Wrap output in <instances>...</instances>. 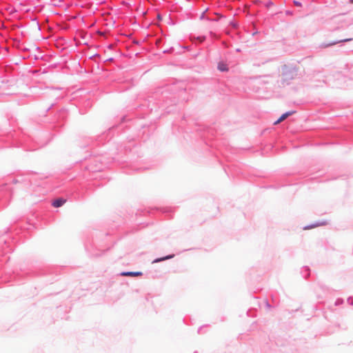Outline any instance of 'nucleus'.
I'll list each match as a JSON object with an SVG mask.
<instances>
[{"label": "nucleus", "mask_w": 353, "mask_h": 353, "mask_svg": "<svg viewBox=\"0 0 353 353\" xmlns=\"http://www.w3.org/2000/svg\"><path fill=\"white\" fill-rule=\"evenodd\" d=\"M283 79L288 81L294 79L297 75V71L295 68H285L283 70Z\"/></svg>", "instance_id": "nucleus-1"}, {"label": "nucleus", "mask_w": 353, "mask_h": 353, "mask_svg": "<svg viewBox=\"0 0 353 353\" xmlns=\"http://www.w3.org/2000/svg\"><path fill=\"white\" fill-rule=\"evenodd\" d=\"M294 113V112L293 111H290V112H287L284 114H283L280 117L279 119L276 121L274 123V125H277L279 123H280L281 122L283 121L285 119H286L289 116L293 114Z\"/></svg>", "instance_id": "nucleus-2"}, {"label": "nucleus", "mask_w": 353, "mask_h": 353, "mask_svg": "<svg viewBox=\"0 0 353 353\" xmlns=\"http://www.w3.org/2000/svg\"><path fill=\"white\" fill-rule=\"evenodd\" d=\"M141 272H123L121 275L124 276H142Z\"/></svg>", "instance_id": "nucleus-3"}, {"label": "nucleus", "mask_w": 353, "mask_h": 353, "mask_svg": "<svg viewBox=\"0 0 353 353\" xmlns=\"http://www.w3.org/2000/svg\"><path fill=\"white\" fill-rule=\"evenodd\" d=\"M65 202H66L65 199L59 198L53 201L52 205L54 208H59V207L62 206Z\"/></svg>", "instance_id": "nucleus-4"}, {"label": "nucleus", "mask_w": 353, "mask_h": 353, "mask_svg": "<svg viewBox=\"0 0 353 353\" xmlns=\"http://www.w3.org/2000/svg\"><path fill=\"white\" fill-rule=\"evenodd\" d=\"M218 69L221 72L228 71V70L227 65L223 62L219 63Z\"/></svg>", "instance_id": "nucleus-5"}, {"label": "nucleus", "mask_w": 353, "mask_h": 353, "mask_svg": "<svg viewBox=\"0 0 353 353\" xmlns=\"http://www.w3.org/2000/svg\"><path fill=\"white\" fill-rule=\"evenodd\" d=\"M173 256H174V255H168V256H165V257H162V258L157 259H155L154 261H153V262H152V263H158V262H160V261H162L166 260V259H172Z\"/></svg>", "instance_id": "nucleus-6"}, {"label": "nucleus", "mask_w": 353, "mask_h": 353, "mask_svg": "<svg viewBox=\"0 0 353 353\" xmlns=\"http://www.w3.org/2000/svg\"><path fill=\"white\" fill-rule=\"evenodd\" d=\"M198 39L199 40V41H200V42H202L203 41H204L205 37H198Z\"/></svg>", "instance_id": "nucleus-7"}, {"label": "nucleus", "mask_w": 353, "mask_h": 353, "mask_svg": "<svg viewBox=\"0 0 353 353\" xmlns=\"http://www.w3.org/2000/svg\"><path fill=\"white\" fill-rule=\"evenodd\" d=\"M351 40H352V39H345L341 40V41H349Z\"/></svg>", "instance_id": "nucleus-8"}, {"label": "nucleus", "mask_w": 353, "mask_h": 353, "mask_svg": "<svg viewBox=\"0 0 353 353\" xmlns=\"http://www.w3.org/2000/svg\"><path fill=\"white\" fill-rule=\"evenodd\" d=\"M352 1H353V0H352Z\"/></svg>", "instance_id": "nucleus-9"}]
</instances>
